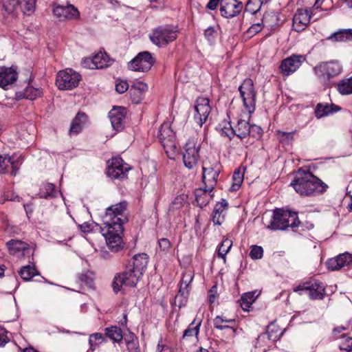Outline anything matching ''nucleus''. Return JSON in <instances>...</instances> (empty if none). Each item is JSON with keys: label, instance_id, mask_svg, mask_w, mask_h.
Instances as JSON below:
<instances>
[{"label": "nucleus", "instance_id": "obj_1", "mask_svg": "<svg viewBox=\"0 0 352 352\" xmlns=\"http://www.w3.org/2000/svg\"><path fill=\"white\" fill-rule=\"evenodd\" d=\"M127 206L126 201L112 205L106 209L102 216L100 232L105 238L108 248L113 252H118L123 248L122 234L124 231L123 225L128 221Z\"/></svg>", "mask_w": 352, "mask_h": 352}, {"label": "nucleus", "instance_id": "obj_2", "mask_svg": "<svg viewBox=\"0 0 352 352\" xmlns=\"http://www.w3.org/2000/svg\"><path fill=\"white\" fill-rule=\"evenodd\" d=\"M291 186L302 196L318 195L328 188L324 182L310 171H298Z\"/></svg>", "mask_w": 352, "mask_h": 352}, {"label": "nucleus", "instance_id": "obj_3", "mask_svg": "<svg viewBox=\"0 0 352 352\" xmlns=\"http://www.w3.org/2000/svg\"><path fill=\"white\" fill-rule=\"evenodd\" d=\"M300 221L296 212L283 209H276L270 224L267 227L271 230H285L288 227H298Z\"/></svg>", "mask_w": 352, "mask_h": 352}, {"label": "nucleus", "instance_id": "obj_4", "mask_svg": "<svg viewBox=\"0 0 352 352\" xmlns=\"http://www.w3.org/2000/svg\"><path fill=\"white\" fill-rule=\"evenodd\" d=\"M342 72V67L338 60H331L319 63L314 67V74L323 82H327Z\"/></svg>", "mask_w": 352, "mask_h": 352}, {"label": "nucleus", "instance_id": "obj_5", "mask_svg": "<svg viewBox=\"0 0 352 352\" xmlns=\"http://www.w3.org/2000/svg\"><path fill=\"white\" fill-rule=\"evenodd\" d=\"M243 106L251 114L255 111L256 92L252 79L246 78L239 88Z\"/></svg>", "mask_w": 352, "mask_h": 352}, {"label": "nucleus", "instance_id": "obj_6", "mask_svg": "<svg viewBox=\"0 0 352 352\" xmlns=\"http://www.w3.org/2000/svg\"><path fill=\"white\" fill-rule=\"evenodd\" d=\"M81 76L72 69L60 71L57 74L56 84L60 90H70L76 87Z\"/></svg>", "mask_w": 352, "mask_h": 352}, {"label": "nucleus", "instance_id": "obj_7", "mask_svg": "<svg viewBox=\"0 0 352 352\" xmlns=\"http://www.w3.org/2000/svg\"><path fill=\"white\" fill-rule=\"evenodd\" d=\"M200 144L195 138L189 139L186 143L183 152V161L188 169L195 167L199 159Z\"/></svg>", "mask_w": 352, "mask_h": 352}, {"label": "nucleus", "instance_id": "obj_8", "mask_svg": "<svg viewBox=\"0 0 352 352\" xmlns=\"http://www.w3.org/2000/svg\"><path fill=\"white\" fill-rule=\"evenodd\" d=\"M142 275L132 269L127 270L115 276L112 287L115 292L120 291L122 286L135 287Z\"/></svg>", "mask_w": 352, "mask_h": 352}, {"label": "nucleus", "instance_id": "obj_9", "mask_svg": "<svg viewBox=\"0 0 352 352\" xmlns=\"http://www.w3.org/2000/svg\"><path fill=\"white\" fill-rule=\"evenodd\" d=\"M177 38V32L168 25L157 27L150 36L152 43L159 47L166 45Z\"/></svg>", "mask_w": 352, "mask_h": 352}, {"label": "nucleus", "instance_id": "obj_10", "mask_svg": "<svg viewBox=\"0 0 352 352\" xmlns=\"http://www.w3.org/2000/svg\"><path fill=\"white\" fill-rule=\"evenodd\" d=\"M36 0H1L3 10L8 14L17 12L21 10L33 12L36 7Z\"/></svg>", "mask_w": 352, "mask_h": 352}, {"label": "nucleus", "instance_id": "obj_11", "mask_svg": "<svg viewBox=\"0 0 352 352\" xmlns=\"http://www.w3.org/2000/svg\"><path fill=\"white\" fill-rule=\"evenodd\" d=\"M203 176L202 180L207 187L210 190H213L221 170V165L219 162L214 160L212 164H208L207 162L203 164Z\"/></svg>", "mask_w": 352, "mask_h": 352}, {"label": "nucleus", "instance_id": "obj_12", "mask_svg": "<svg viewBox=\"0 0 352 352\" xmlns=\"http://www.w3.org/2000/svg\"><path fill=\"white\" fill-rule=\"evenodd\" d=\"M155 63V59L148 52H140L129 63L130 69L137 72H148Z\"/></svg>", "mask_w": 352, "mask_h": 352}, {"label": "nucleus", "instance_id": "obj_13", "mask_svg": "<svg viewBox=\"0 0 352 352\" xmlns=\"http://www.w3.org/2000/svg\"><path fill=\"white\" fill-rule=\"evenodd\" d=\"M296 292L300 294H306L311 299H322L324 295V286L322 283L315 281L314 283H305L294 289Z\"/></svg>", "mask_w": 352, "mask_h": 352}, {"label": "nucleus", "instance_id": "obj_14", "mask_svg": "<svg viewBox=\"0 0 352 352\" xmlns=\"http://www.w3.org/2000/svg\"><path fill=\"white\" fill-rule=\"evenodd\" d=\"M194 108V120L199 126H201L207 120L211 111L209 99L204 97L198 98Z\"/></svg>", "mask_w": 352, "mask_h": 352}, {"label": "nucleus", "instance_id": "obj_15", "mask_svg": "<svg viewBox=\"0 0 352 352\" xmlns=\"http://www.w3.org/2000/svg\"><path fill=\"white\" fill-rule=\"evenodd\" d=\"M130 170L129 165L124 162L119 157H113L108 166L107 174L112 179H123L126 177V173Z\"/></svg>", "mask_w": 352, "mask_h": 352}, {"label": "nucleus", "instance_id": "obj_16", "mask_svg": "<svg viewBox=\"0 0 352 352\" xmlns=\"http://www.w3.org/2000/svg\"><path fill=\"white\" fill-rule=\"evenodd\" d=\"M305 60V56L293 54L281 61L280 71L283 76H288L295 72Z\"/></svg>", "mask_w": 352, "mask_h": 352}, {"label": "nucleus", "instance_id": "obj_17", "mask_svg": "<svg viewBox=\"0 0 352 352\" xmlns=\"http://www.w3.org/2000/svg\"><path fill=\"white\" fill-rule=\"evenodd\" d=\"M7 248L10 254L18 257H29L32 251L29 244L17 239H12L6 243Z\"/></svg>", "mask_w": 352, "mask_h": 352}, {"label": "nucleus", "instance_id": "obj_18", "mask_svg": "<svg viewBox=\"0 0 352 352\" xmlns=\"http://www.w3.org/2000/svg\"><path fill=\"white\" fill-rule=\"evenodd\" d=\"M243 3L238 0H221L220 12L225 18H232L240 14Z\"/></svg>", "mask_w": 352, "mask_h": 352}, {"label": "nucleus", "instance_id": "obj_19", "mask_svg": "<svg viewBox=\"0 0 352 352\" xmlns=\"http://www.w3.org/2000/svg\"><path fill=\"white\" fill-rule=\"evenodd\" d=\"M21 164V157L17 160H14L13 157L0 155V174L8 173L10 167H11L10 175L15 176L17 174Z\"/></svg>", "mask_w": 352, "mask_h": 352}, {"label": "nucleus", "instance_id": "obj_20", "mask_svg": "<svg viewBox=\"0 0 352 352\" xmlns=\"http://www.w3.org/2000/svg\"><path fill=\"white\" fill-rule=\"evenodd\" d=\"M157 137L164 148H175L174 142L175 133L171 130L168 124H163L161 125Z\"/></svg>", "mask_w": 352, "mask_h": 352}, {"label": "nucleus", "instance_id": "obj_21", "mask_svg": "<svg viewBox=\"0 0 352 352\" xmlns=\"http://www.w3.org/2000/svg\"><path fill=\"white\" fill-rule=\"evenodd\" d=\"M311 14L308 10L298 9L293 18V27L296 32H300L309 25Z\"/></svg>", "mask_w": 352, "mask_h": 352}, {"label": "nucleus", "instance_id": "obj_22", "mask_svg": "<svg viewBox=\"0 0 352 352\" xmlns=\"http://www.w3.org/2000/svg\"><path fill=\"white\" fill-rule=\"evenodd\" d=\"M352 262V254L348 252L340 254L338 256L329 258L327 261V268L330 270H338Z\"/></svg>", "mask_w": 352, "mask_h": 352}, {"label": "nucleus", "instance_id": "obj_23", "mask_svg": "<svg viewBox=\"0 0 352 352\" xmlns=\"http://www.w3.org/2000/svg\"><path fill=\"white\" fill-rule=\"evenodd\" d=\"M53 12L54 15H56L60 20L76 19L80 16V13L77 8H76L72 5L67 6H57L54 8Z\"/></svg>", "mask_w": 352, "mask_h": 352}, {"label": "nucleus", "instance_id": "obj_24", "mask_svg": "<svg viewBox=\"0 0 352 352\" xmlns=\"http://www.w3.org/2000/svg\"><path fill=\"white\" fill-rule=\"evenodd\" d=\"M148 91V85L140 81L134 82L129 89L130 98L134 104H139L144 99Z\"/></svg>", "mask_w": 352, "mask_h": 352}, {"label": "nucleus", "instance_id": "obj_25", "mask_svg": "<svg viewBox=\"0 0 352 352\" xmlns=\"http://www.w3.org/2000/svg\"><path fill=\"white\" fill-rule=\"evenodd\" d=\"M126 116V109L123 107H117L111 109L109 113V117L112 127L116 130L123 128V121Z\"/></svg>", "mask_w": 352, "mask_h": 352}, {"label": "nucleus", "instance_id": "obj_26", "mask_svg": "<svg viewBox=\"0 0 352 352\" xmlns=\"http://www.w3.org/2000/svg\"><path fill=\"white\" fill-rule=\"evenodd\" d=\"M268 339V333L267 332L263 333L256 338L248 341L244 344V350L248 352H264L265 349L264 348L263 342Z\"/></svg>", "mask_w": 352, "mask_h": 352}, {"label": "nucleus", "instance_id": "obj_27", "mask_svg": "<svg viewBox=\"0 0 352 352\" xmlns=\"http://www.w3.org/2000/svg\"><path fill=\"white\" fill-rule=\"evenodd\" d=\"M228 203L224 199L216 204L212 214V220L214 225L220 226L224 221L225 211L228 209Z\"/></svg>", "mask_w": 352, "mask_h": 352}, {"label": "nucleus", "instance_id": "obj_28", "mask_svg": "<svg viewBox=\"0 0 352 352\" xmlns=\"http://www.w3.org/2000/svg\"><path fill=\"white\" fill-rule=\"evenodd\" d=\"M87 121V116L85 113L78 112L72 122L69 135L71 136L78 135L82 131Z\"/></svg>", "mask_w": 352, "mask_h": 352}, {"label": "nucleus", "instance_id": "obj_29", "mask_svg": "<svg viewBox=\"0 0 352 352\" xmlns=\"http://www.w3.org/2000/svg\"><path fill=\"white\" fill-rule=\"evenodd\" d=\"M213 190H210L206 185L204 188H197L195 191L196 201L197 204L203 208L206 206L212 200L213 194H211Z\"/></svg>", "mask_w": 352, "mask_h": 352}, {"label": "nucleus", "instance_id": "obj_30", "mask_svg": "<svg viewBox=\"0 0 352 352\" xmlns=\"http://www.w3.org/2000/svg\"><path fill=\"white\" fill-rule=\"evenodd\" d=\"M222 323H228L233 324L235 323L234 319H228L226 316H218L213 320L214 327L220 330H226V333L230 336H234L236 329L233 326H222Z\"/></svg>", "mask_w": 352, "mask_h": 352}, {"label": "nucleus", "instance_id": "obj_31", "mask_svg": "<svg viewBox=\"0 0 352 352\" xmlns=\"http://www.w3.org/2000/svg\"><path fill=\"white\" fill-rule=\"evenodd\" d=\"M16 80V72L12 68L0 67V87H6Z\"/></svg>", "mask_w": 352, "mask_h": 352}, {"label": "nucleus", "instance_id": "obj_32", "mask_svg": "<svg viewBox=\"0 0 352 352\" xmlns=\"http://www.w3.org/2000/svg\"><path fill=\"white\" fill-rule=\"evenodd\" d=\"M113 61L105 52H100L92 58L91 63L93 66L91 68L102 69L111 65Z\"/></svg>", "mask_w": 352, "mask_h": 352}, {"label": "nucleus", "instance_id": "obj_33", "mask_svg": "<svg viewBox=\"0 0 352 352\" xmlns=\"http://www.w3.org/2000/svg\"><path fill=\"white\" fill-rule=\"evenodd\" d=\"M148 265V256L146 254H135L133 257V268L135 272L143 274L144 271Z\"/></svg>", "mask_w": 352, "mask_h": 352}, {"label": "nucleus", "instance_id": "obj_34", "mask_svg": "<svg viewBox=\"0 0 352 352\" xmlns=\"http://www.w3.org/2000/svg\"><path fill=\"white\" fill-rule=\"evenodd\" d=\"M340 107L336 104H318L315 110L316 116L318 118H321L324 116H328L330 113L337 112L340 110Z\"/></svg>", "mask_w": 352, "mask_h": 352}, {"label": "nucleus", "instance_id": "obj_35", "mask_svg": "<svg viewBox=\"0 0 352 352\" xmlns=\"http://www.w3.org/2000/svg\"><path fill=\"white\" fill-rule=\"evenodd\" d=\"M336 42H344L352 40V29H341L327 38Z\"/></svg>", "mask_w": 352, "mask_h": 352}, {"label": "nucleus", "instance_id": "obj_36", "mask_svg": "<svg viewBox=\"0 0 352 352\" xmlns=\"http://www.w3.org/2000/svg\"><path fill=\"white\" fill-rule=\"evenodd\" d=\"M336 88L341 95L352 94V76L340 80L336 85Z\"/></svg>", "mask_w": 352, "mask_h": 352}, {"label": "nucleus", "instance_id": "obj_37", "mask_svg": "<svg viewBox=\"0 0 352 352\" xmlns=\"http://www.w3.org/2000/svg\"><path fill=\"white\" fill-rule=\"evenodd\" d=\"M249 127L250 124L248 122L242 120H239L236 128L234 129H231L232 133L236 135L240 139H243L250 133Z\"/></svg>", "mask_w": 352, "mask_h": 352}, {"label": "nucleus", "instance_id": "obj_38", "mask_svg": "<svg viewBox=\"0 0 352 352\" xmlns=\"http://www.w3.org/2000/svg\"><path fill=\"white\" fill-rule=\"evenodd\" d=\"M105 335L114 342H120L123 336L121 329L117 326H112L105 329Z\"/></svg>", "mask_w": 352, "mask_h": 352}, {"label": "nucleus", "instance_id": "obj_39", "mask_svg": "<svg viewBox=\"0 0 352 352\" xmlns=\"http://www.w3.org/2000/svg\"><path fill=\"white\" fill-rule=\"evenodd\" d=\"M232 246V241L228 238H225L219 245L217 255L219 258H221L224 263H226V254L229 252Z\"/></svg>", "mask_w": 352, "mask_h": 352}, {"label": "nucleus", "instance_id": "obj_40", "mask_svg": "<svg viewBox=\"0 0 352 352\" xmlns=\"http://www.w3.org/2000/svg\"><path fill=\"white\" fill-rule=\"evenodd\" d=\"M244 173L239 168L236 170L232 175V183L230 186L231 191H236L241 187L243 181Z\"/></svg>", "mask_w": 352, "mask_h": 352}, {"label": "nucleus", "instance_id": "obj_41", "mask_svg": "<svg viewBox=\"0 0 352 352\" xmlns=\"http://www.w3.org/2000/svg\"><path fill=\"white\" fill-rule=\"evenodd\" d=\"M201 322H196L195 320L192 321L188 327L184 331L183 338H187L190 337L197 338L199 331V327Z\"/></svg>", "mask_w": 352, "mask_h": 352}, {"label": "nucleus", "instance_id": "obj_42", "mask_svg": "<svg viewBox=\"0 0 352 352\" xmlns=\"http://www.w3.org/2000/svg\"><path fill=\"white\" fill-rule=\"evenodd\" d=\"M19 273L24 280H30L37 274V271L34 267L26 265L23 267Z\"/></svg>", "mask_w": 352, "mask_h": 352}, {"label": "nucleus", "instance_id": "obj_43", "mask_svg": "<svg viewBox=\"0 0 352 352\" xmlns=\"http://www.w3.org/2000/svg\"><path fill=\"white\" fill-rule=\"evenodd\" d=\"M255 292H248L243 294L241 298V307L243 310H248L251 305L254 302Z\"/></svg>", "mask_w": 352, "mask_h": 352}, {"label": "nucleus", "instance_id": "obj_44", "mask_svg": "<svg viewBox=\"0 0 352 352\" xmlns=\"http://www.w3.org/2000/svg\"><path fill=\"white\" fill-rule=\"evenodd\" d=\"M339 348L346 352L352 351V338L343 335L340 338Z\"/></svg>", "mask_w": 352, "mask_h": 352}, {"label": "nucleus", "instance_id": "obj_45", "mask_svg": "<svg viewBox=\"0 0 352 352\" xmlns=\"http://www.w3.org/2000/svg\"><path fill=\"white\" fill-rule=\"evenodd\" d=\"M42 95V90L32 86H28L24 90V96L25 98L33 100Z\"/></svg>", "mask_w": 352, "mask_h": 352}, {"label": "nucleus", "instance_id": "obj_46", "mask_svg": "<svg viewBox=\"0 0 352 352\" xmlns=\"http://www.w3.org/2000/svg\"><path fill=\"white\" fill-rule=\"evenodd\" d=\"M276 135L279 142L283 144H289L294 139L293 132L277 131Z\"/></svg>", "mask_w": 352, "mask_h": 352}, {"label": "nucleus", "instance_id": "obj_47", "mask_svg": "<svg viewBox=\"0 0 352 352\" xmlns=\"http://www.w3.org/2000/svg\"><path fill=\"white\" fill-rule=\"evenodd\" d=\"M56 193L55 186L52 184H47L45 185L43 190L41 192V197L45 199L54 197Z\"/></svg>", "mask_w": 352, "mask_h": 352}, {"label": "nucleus", "instance_id": "obj_48", "mask_svg": "<svg viewBox=\"0 0 352 352\" xmlns=\"http://www.w3.org/2000/svg\"><path fill=\"white\" fill-rule=\"evenodd\" d=\"M129 338L130 340H126L128 351L129 352H139L138 341L135 335L132 333L129 336Z\"/></svg>", "mask_w": 352, "mask_h": 352}, {"label": "nucleus", "instance_id": "obj_49", "mask_svg": "<svg viewBox=\"0 0 352 352\" xmlns=\"http://www.w3.org/2000/svg\"><path fill=\"white\" fill-rule=\"evenodd\" d=\"M263 249L261 246L258 245H252L251 247V250L250 252V256L252 259H259L263 257Z\"/></svg>", "mask_w": 352, "mask_h": 352}, {"label": "nucleus", "instance_id": "obj_50", "mask_svg": "<svg viewBox=\"0 0 352 352\" xmlns=\"http://www.w3.org/2000/svg\"><path fill=\"white\" fill-rule=\"evenodd\" d=\"M186 276H184L182 280L180 289L178 292V294L176 295L175 298L178 299L181 297H182L184 294V293L182 292L183 288L186 289L188 286L189 283L192 280V276L190 275H188L186 276L187 279L185 280Z\"/></svg>", "mask_w": 352, "mask_h": 352}, {"label": "nucleus", "instance_id": "obj_51", "mask_svg": "<svg viewBox=\"0 0 352 352\" xmlns=\"http://www.w3.org/2000/svg\"><path fill=\"white\" fill-rule=\"evenodd\" d=\"M250 133L248 135L252 136L254 138H259L262 135V129L255 124L250 125L249 127Z\"/></svg>", "mask_w": 352, "mask_h": 352}, {"label": "nucleus", "instance_id": "obj_52", "mask_svg": "<svg viewBox=\"0 0 352 352\" xmlns=\"http://www.w3.org/2000/svg\"><path fill=\"white\" fill-rule=\"evenodd\" d=\"M323 3L324 4V6L322 8L323 10H330L333 8L331 0H316L314 8L318 9L322 7Z\"/></svg>", "mask_w": 352, "mask_h": 352}, {"label": "nucleus", "instance_id": "obj_53", "mask_svg": "<svg viewBox=\"0 0 352 352\" xmlns=\"http://www.w3.org/2000/svg\"><path fill=\"white\" fill-rule=\"evenodd\" d=\"M96 340H104V337L101 333H96L90 336L89 342L92 347L94 345H97Z\"/></svg>", "mask_w": 352, "mask_h": 352}, {"label": "nucleus", "instance_id": "obj_54", "mask_svg": "<svg viewBox=\"0 0 352 352\" xmlns=\"http://www.w3.org/2000/svg\"><path fill=\"white\" fill-rule=\"evenodd\" d=\"M129 89V84L126 81H121L116 85V90L119 94H123Z\"/></svg>", "mask_w": 352, "mask_h": 352}, {"label": "nucleus", "instance_id": "obj_55", "mask_svg": "<svg viewBox=\"0 0 352 352\" xmlns=\"http://www.w3.org/2000/svg\"><path fill=\"white\" fill-rule=\"evenodd\" d=\"M261 30H262L261 25L260 23H255V24H253L251 27H250V28L247 31V33L250 36H253V35L258 33Z\"/></svg>", "mask_w": 352, "mask_h": 352}, {"label": "nucleus", "instance_id": "obj_56", "mask_svg": "<svg viewBox=\"0 0 352 352\" xmlns=\"http://www.w3.org/2000/svg\"><path fill=\"white\" fill-rule=\"evenodd\" d=\"M217 298V286H212L211 289L209 290L208 293V300L210 304H212L214 302Z\"/></svg>", "mask_w": 352, "mask_h": 352}, {"label": "nucleus", "instance_id": "obj_57", "mask_svg": "<svg viewBox=\"0 0 352 352\" xmlns=\"http://www.w3.org/2000/svg\"><path fill=\"white\" fill-rule=\"evenodd\" d=\"M160 249L163 251H167L170 247V242L168 239L162 238L158 241Z\"/></svg>", "mask_w": 352, "mask_h": 352}, {"label": "nucleus", "instance_id": "obj_58", "mask_svg": "<svg viewBox=\"0 0 352 352\" xmlns=\"http://www.w3.org/2000/svg\"><path fill=\"white\" fill-rule=\"evenodd\" d=\"M8 341L6 330L0 327V346H3Z\"/></svg>", "mask_w": 352, "mask_h": 352}, {"label": "nucleus", "instance_id": "obj_59", "mask_svg": "<svg viewBox=\"0 0 352 352\" xmlns=\"http://www.w3.org/2000/svg\"><path fill=\"white\" fill-rule=\"evenodd\" d=\"M215 33L214 28L209 27L205 30L204 35L208 41H212L214 38Z\"/></svg>", "mask_w": 352, "mask_h": 352}, {"label": "nucleus", "instance_id": "obj_60", "mask_svg": "<svg viewBox=\"0 0 352 352\" xmlns=\"http://www.w3.org/2000/svg\"><path fill=\"white\" fill-rule=\"evenodd\" d=\"M219 3L221 4L220 0H210L206 8L209 10H214L217 8Z\"/></svg>", "mask_w": 352, "mask_h": 352}, {"label": "nucleus", "instance_id": "obj_61", "mask_svg": "<svg viewBox=\"0 0 352 352\" xmlns=\"http://www.w3.org/2000/svg\"><path fill=\"white\" fill-rule=\"evenodd\" d=\"M349 327V323L347 324L346 326H338L333 329V332L335 335L341 333L343 331L347 330Z\"/></svg>", "mask_w": 352, "mask_h": 352}, {"label": "nucleus", "instance_id": "obj_62", "mask_svg": "<svg viewBox=\"0 0 352 352\" xmlns=\"http://www.w3.org/2000/svg\"><path fill=\"white\" fill-rule=\"evenodd\" d=\"M80 230L84 232H89L91 230V224L88 223H84L80 226Z\"/></svg>", "mask_w": 352, "mask_h": 352}, {"label": "nucleus", "instance_id": "obj_63", "mask_svg": "<svg viewBox=\"0 0 352 352\" xmlns=\"http://www.w3.org/2000/svg\"><path fill=\"white\" fill-rule=\"evenodd\" d=\"M157 352H172V350L167 346L158 344Z\"/></svg>", "mask_w": 352, "mask_h": 352}, {"label": "nucleus", "instance_id": "obj_64", "mask_svg": "<svg viewBox=\"0 0 352 352\" xmlns=\"http://www.w3.org/2000/svg\"><path fill=\"white\" fill-rule=\"evenodd\" d=\"M182 199L181 197H176L175 201L173 202V205H175L177 204H179L180 205H182Z\"/></svg>", "mask_w": 352, "mask_h": 352}]
</instances>
